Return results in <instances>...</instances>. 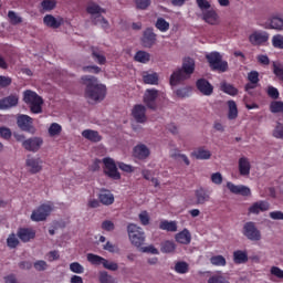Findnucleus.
<instances>
[{"mask_svg": "<svg viewBox=\"0 0 283 283\" xmlns=\"http://www.w3.org/2000/svg\"><path fill=\"white\" fill-rule=\"evenodd\" d=\"M206 59L212 72L228 71V62L222 60V55L219 52H211L206 55Z\"/></svg>", "mask_w": 283, "mask_h": 283, "instance_id": "20e7f679", "label": "nucleus"}, {"mask_svg": "<svg viewBox=\"0 0 283 283\" xmlns=\"http://www.w3.org/2000/svg\"><path fill=\"white\" fill-rule=\"evenodd\" d=\"M43 10L51 11L55 9V1L54 0H43L41 3Z\"/></svg>", "mask_w": 283, "mask_h": 283, "instance_id": "13d9d810", "label": "nucleus"}, {"mask_svg": "<svg viewBox=\"0 0 283 283\" xmlns=\"http://www.w3.org/2000/svg\"><path fill=\"white\" fill-rule=\"evenodd\" d=\"M156 29L159 31V32H168L169 29H170V23L168 21H166L165 19L163 18H158L157 21H156V24H155Z\"/></svg>", "mask_w": 283, "mask_h": 283, "instance_id": "f704fd0d", "label": "nucleus"}, {"mask_svg": "<svg viewBox=\"0 0 283 283\" xmlns=\"http://www.w3.org/2000/svg\"><path fill=\"white\" fill-rule=\"evenodd\" d=\"M85 84V97L90 101L101 102L105 101L107 87L105 84H98V80L93 75H83L81 77Z\"/></svg>", "mask_w": 283, "mask_h": 283, "instance_id": "f257e3e1", "label": "nucleus"}, {"mask_svg": "<svg viewBox=\"0 0 283 283\" xmlns=\"http://www.w3.org/2000/svg\"><path fill=\"white\" fill-rule=\"evenodd\" d=\"M93 23L94 25H102L103 29H108L109 27L108 21L105 18H103L101 14L96 15L93 19Z\"/></svg>", "mask_w": 283, "mask_h": 283, "instance_id": "09e8293b", "label": "nucleus"}, {"mask_svg": "<svg viewBox=\"0 0 283 283\" xmlns=\"http://www.w3.org/2000/svg\"><path fill=\"white\" fill-rule=\"evenodd\" d=\"M157 35L154 33V29H146L143 34V45L145 48H151L156 43Z\"/></svg>", "mask_w": 283, "mask_h": 283, "instance_id": "a211bd4d", "label": "nucleus"}, {"mask_svg": "<svg viewBox=\"0 0 283 283\" xmlns=\"http://www.w3.org/2000/svg\"><path fill=\"white\" fill-rule=\"evenodd\" d=\"M101 203L104 206H111L114 203V196L113 193L107 189H102L99 196L97 197Z\"/></svg>", "mask_w": 283, "mask_h": 283, "instance_id": "393cba45", "label": "nucleus"}, {"mask_svg": "<svg viewBox=\"0 0 283 283\" xmlns=\"http://www.w3.org/2000/svg\"><path fill=\"white\" fill-rule=\"evenodd\" d=\"M86 12H88V14L91 15H96V14L105 13V10H103L96 3H90L88 7H86Z\"/></svg>", "mask_w": 283, "mask_h": 283, "instance_id": "c03bdc74", "label": "nucleus"}, {"mask_svg": "<svg viewBox=\"0 0 283 283\" xmlns=\"http://www.w3.org/2000/svg\"><path fill=\"white\" fill-rule=\"evenodd\" d=\"M176 249V245L174 242L166 241L161 244V252L164 253H172Z\"/></svg>", "mask_w": 283, "mask_h": 283, "instance_id": "603ef678", "label": "nucleus"}, {"mask_svg": "<svg viewBox=\"0 0 283 283\" xmlns=\"http://www.w3.org/2000/svg\"><path fill=\"white\" fill-rule=\"evenodd\" d=\"M103 164L105 166L104 172L108 178H112L113 180H120V174L117 165L112 158H104Z\"/></svg>", "mask_w": 283, "mask_h": 283, "instance_id": "0eeeda50", "label": "nucleus"}, {"mask_svg": "<svg viewBox=\"0 0 283 283\" xmlns=\"http://www.w3.org/2000/svg\"><path fill=\"white\" fill-rule=\"evenodd\" d=\"M132 115L138 124H144L147 122V108L142 104L134 106Z\"/></svg>", "mask_w": 283, "mask_h": 283, "instance_id": "9b49d317", "label": "nucleus"}, {"mask_svg": "<svg viewBox=\"0 0 283 283\" xmlns=\"http://www.w3.org/2000/svg\"><path fill=\"white\" fill-rule=\"evenodd\" d=\"M159 91L155 88H148L144 95V103L148 109H157L158 105L156 104V99H158Z\"/></svg>", "mask_w": 283, "mask_h": 283, "instance_id": "6e6552de", "label": "nucleus"}, {"mask_svg": "<svg viewBox=\"0 0 283 283\" xmlns=\"http://www.w3.org/2000/svg\"><path fill=\"white\" fill-rule=\"evenodd\" d=\"M138 219H139V222H142V224L144 227H147L150 222V217H149V213L147 211H143L142 213H139Z\"/></svg>", "mask_w": 283, "mask_h": 283, "instance_id": "4d7b16f0", "label": "nucleus"}, {"mask_svg": "<svg viewBox=\"0 0 283 283\" xmlns=\"http://www.w3.org/2000/svg\"><path fill=\"white\" fill-rule=\"evenodd\" d=\"M27 166L29 167V171L31 174H39L43 167L41 166V159L28 158Z\"/></svg>", "mask_w": 283, "mask_h": 283, "instance_id": "cd10ccee", "label": "nucleus"}, {"mask_svg": "<svg viewBox=\"0 0 283 283\" xmlns=\"http://www.w3.org/2000/svg\"><path fill=\"white\" fill-rule=\"evenodd\" d=\"M8 18L11 25H19L23 22V19L19 17L14 11H9Z\"/></svg>", "mask_w": 283, "mask_h": 283, "instance_id": "49530a36", "label": "nucleus"}, {"mask_svg": "<svg viewBox=\"0 0 283 283\" xmlns=\"http://www.w3.org/2000/svg\"><path fill=\"white\" fill-rule=\"evenodd\" d=\"M248 81L251 82L252 84H259V73L258 71H251L249 74H248Z\"/></svg>", "mask_w": 283, "mask_h": 283, "instance_id": "338daca9", "label": "nucleus"}, {"mask_svg": "<svg viewBox=\"0 0 283 283\" xmlns=\"http://www.w3.org/2000/svg\"><path fill=\"white\" fill-rule=\"evenodd\" d=\"M269 41V33L266 31H254L249 36V42L252 45H262Z\"/></svg>", "mask_w": 283, "mask_h": 283, "instance_id": "f8f14e48", "label": "nucleus"}, {"mask_svg": "<svg viewBox=\"0 0 283 283\" xmlns=\"http://www.w3.org/2000/svg\"><path fill=\"white\" fill-rule=\"evenodd\" d=\"M143 81L145 84H148V85H158L159 76L156 73H153V74L146 73L143 76Z\"/></svg>", "mask_w": 283, "mask_h": 283, "instance_id": "c9c22d12", "label": "nucleus"}, {"mask_svg": "<svg viewBox=\"0 0 283 283\" xmlns=\"http://www.w3.org/2000/svg\"><path fill=\"white\" fill-rule=\"evenodd\" d=\"M99 283H114V277L108 272H99Z\"/></svg>", "mask_w": 283, "mask_h": 283, "instance_id": "5fc2aeb1", "label": "nucleus"}, {"mask_svg": "<svg viewBox=\"0 0 283 283\" xmlns=\"http://www.w3.org/2000/svg\"><path fill=\"white\" fill-rule=\"evenodd\" d=\"M220 88H221V91H223L226 94H228L230 96L238 95V88L234 87L232 84L221 83Z\"/></svg>", "mask_w": 283, "mask_h": 283, "instance_id": "4c0bfd02", "label": "nucleus"}, {"mask_svg": "<svg viewBox=\"0 0 283 283\" xmlns=\"http://www.w3.org/2000/svg\"><path fill=\"white\" fill-rule=\"evenodd\" d=\"M232 261H234L237 265L245 264L249 261L248 252L242 250L234 251V253H232Z\"/></svg>", "mask_w": 283, "mask_h": 283, "instance_id": "a878e982", "label": "nucleus"}, {"mask_svg": "<svg viewBox=\"0 0 283 283\" xmlns=\"http://www.w3.org/2000/svg\"><path fill=\"white\" fill-rule=\"evenodd\" d=\"M242 234L250 241L262 240V232L258 229L254 222L250 221L243 224Z\"/></svg>", "mask_w": 283, "mask_h": 283, "instance_id": "423d86ee", "label": "nucleus"}, {"mask_svg": "<svg viewBox=\"0 0 283 283\" xmlns=\"http://www.w3.org/2000/svg\"><path fill=\"white\" fill-rule=\"evenodd\" d=\"M191 156H193L197 160H209L211 158V151L206 150L203 147L196 149Z\"/></svg>", "mask_w": 283, "mask_h": 283, "instance_id": "c756f323", "label": "nucleus"}, {"mask_svg": "<svg viewBox=\"0 0 283 283\" xmlns=\"http://www.w3.org/2000/svg\"><path fill=\"white\" fill-rule=\"evenodd\" d=\"M70 270L72 273L75 274H82L83 272H85V268H83L80 262H72L70 264Z\"/></svg>", "mask_w": 283, "mask_h": 283, "instance_id": "3c124183", "label": "nucleus"}, {"mask_svg": "<svg viewBox=\"0 0 283 283\" xmlns=\"http://www.w3.org/2000/svg\"><path fill=\"white\" fill-rule=\"evenodd\" d=\"M136 7L139 10H147L148 7L151 4L150 0H135Z\"/></svg>", "mask_w": 283, "mask_h": 283, "instance_id": "680f3d73", "label": "nucleus"}, {"mask_svg": "<svg viewBox=\"0 0 283 283\" xmlns=\"http://www.w3.org/2000/svg\"><path fill=\"white\" fill-rule=\"evenodd\" d=\"M7 244L10 249H17L19 245V240L17 239L15 234H10L7 239Z\"/></svg>", "mask_w": 283, "mask_h": 283, "instance_id": "6e6d98bb", "label": "nucleus"}, {"mask_svg": "<svg viewBox=\"0 0 283 283\" xmlns=\"http://www.w3.org/2000/svg\"><path fill=\"white\" fill-rule=\"evenodd\" d=\"M33 268L39 272H43L48 269V263L46 261L40 260L33 263Z\"/></svg>", "mask_w": 283, "mask_h": 283, "instance_id": "e2e57ef3", "label": "nucleus"}, {"mask_svg": "<svg viewBox=\"0 0 283 283\" xmlns=\"http://www.w3.org/2000/svg\"><path fill=\"white\" fill-rule=\"evenodd\" d=\"M268 95L271 99L273 101H277L279 99V96H280V93H279V90L272 85H270L268 87Z\"/></svg>", "mask_w": 283, "mask_h": 283, "instance_id": "864d4df0", "label": "nucleus"}, {"mask_svg": "<svg viewBox=\"0 0 283 283\" xmlns=\"http://www.w3.org/2000/svg\"><path fill=\"white\" fill-rule=\"evenodd\" d=\"M228 118L233 120L238 118V106L234 101H228Z\"/></svg>", "mask_w": 283, "mask_h": 283, "instance_id": "72a5a7b5", "label": "nucleus"}, {"mask_svg": "<svg viewBox=\"0 0 283 283\" xmlns=\"http://www.w3.org/2000/svg\"><path fill=\"white\" fill-rule=\"evenodd\" d=\"M270 274L274 277L283 280V270L279 266H272L270 270Z\"/></svg>", "mask_w": 283, "mask_h": 283, "instance_id": "69168bd1", "label": "nucleus"}, {"mask_svg": "<svg viewBox=\"0 0 283 283\" xmlns=\"http://www.w3.org/2000/svg\"><path fill=\"white\" fill-rule=\"evenodd\" d=\"M211 182L214 185H222L223 182V177L221 175V172H214L211 175Z\"/></svg>", "mask_w": 283, "mask_h": 283, "instance_id": "774afa93", "label": "nucleus"}, {"mask_svg": "<svg viewBox=\"0 0 283 283\" xmlns=\"http://www.w3.org/2000/svg\"><path fill=\"white\" fill-rule=\"evenodd\" d=\"M208 283H230V282L222 275H212L211 277H209Z\"/></svg>", "mask_w": 283, "mask_h": 283, "instance_id": "0e129e2a", "label": "nucleus"}, {"mask_svg": "<svg viewBox=\"0 0 283 283\" xmlns=\"http://www.w3.org/2000/svg\"><path fill=\"white\" fill-rule=\"evenodd\" d=\"M159 230L176 232L178 231V223L176 221L163 220L159 223Z\"/></svg>", "mask_w": 283, "mask_h": 283, "instance_id": "2f4dec72", "label": "nucleus"}, {"mask_svg": "<svg viewBox=\"0 0 283 283\" xmlns=\"http://www.w3.org/2000/svg\"><path fill=\"white\" fill-rule=\"evenodd\" d=\"M271 42L274 49L283 50V34L273 35Z\"/></svg>", "mask_w": 283, "mask_h": 283, "instance_id": "a18cd8bd", "label": "nucleus"}, {"mask_svg": "<svg viewBox=\"0 0 283 283\" xmlns=\"http://www.w3.org/2000/svg\"><path fill=\"white\" fill-rule=\"evenodd\" d=\"M238 169H239L240 176H243V177L250 176L251 169H252L251 160L248 159L247 157H241L238 160Z\"/></svg>", "mask_w": 283, "mask_h": 283, "instance_id": "2eb2a0df", "label": "nucleus"}, {"mask_svg": "<svg viewBox=\"0 0 283 283\" xmlns=\"http://www.w3.org/2000/svg\"><path fill=\"white\" fill-rule=\"evenodd\" d=\"M92 56L94 59V61L99 64V65H104L107 62V59L105 55H102L97 52L96 48H92Z\"/></svg>", "mask_w": 283, "mask_h": 283, "instance_id": "37998d69", "label": "nucleus"}, {"mask_svg": "<svg viewBox=\"0 0 283 283\" xmlns=\"http://www.w3.org/2000/svg\"><path fill=\"white\" fill-rule=\"evenodd\" d=\"M51 210H52V208L49 205L39 206L38 209L32 211L31 220L32 221H36V222L44 221V220H46V218L50 214Z\"/></svg>", "mask_w": 283, "mask_h": 283, "instance_id": "1a4fd4ad", "label": "nucleus"}, {"mask_svg": "<svg viewBox=\"0 0 283 283\" xmlns=\"http://www.w3.org/2000/svg\"><path fill=\"white\" fill-rule=\"evenodd\" d=\"M133 156L139 160H145L150 156V150L146 145L139 144L134 148Z\"/></svg>", "mask_w": 283, "mask_h": 283, "instance_id": "aec40b11", "label": "nucleus"}, {"mask_svg": "<svg viewBox=\"0 0 283 283\" xmlns=\"http://www.w3.org/2000/svg\"><path fill=\"white\" fill-rule=\"evenodd\" d=\"M197 90L205 96H211L213 94V85L206 78H199L196 83Z\"/></svg>", "mask_w": 283, "mask_h": 283, "instance_id": "4468645a", "label": "nucleus"}, {"mask_svg": "<svg viewBox=\"0 0 283 283\" xmlns=\"http://www.w3.org/2000/svg\"><path fill=\"white\" fill-rule=\"evenodd\" d=\"M175 271L178 274H186L189 272V263H187L186 261H178L175 264Z\"/></svg>", "mask_w": 283, "mask_h": 283, "instance_id": "ea45409f", "label": "nucleus"}, {"mask_svg": "<svg viewBox=\"0 0 283 283\" xmlns=\"http://www.w3.org/2000/svg\"><path fill=\"white\" fill-rule=\"evenodd\" d=\"M273 138L282 139L283 140V123L277 122L276 127H274L272 132Z\"/></svg>", "mask_w": 283, "mask_h": 283, "instance_id": "de8ad7c7", "label": "nucleus"}, {"mask_svg": "<svg viewBox=\"0 0 283 283\" xmlns=\"http://www.w3.org/2000/svg\"><path fill=\"white\" fill-rule=\"evenodd\" d=\"M44 25H48L51 29H59L61 25L64 24L63 18H54L51 14H46L43 18Z\"/></svg>", "mask_w": 283, "mask_h": 283, "instance_id": "4be33fe9", "label": "nucleus"}, {"mask_svg": "<svg viewBox=\"0 0 283 283\" xmlns=\"http://www.w3.org/2000/svg\"><path fill=\"white\" fill-rule=\"evenodd\" d=\"M201 19L209 25H217L219 22V17L214 10L203 11Z\"/></svg>", "mask_w": 283, "mask_h": 283, "instance_id": "b1692460", "label": "nucleus"}, {"mask_svg": "<svg viewBox=\"0 0 283 283\" xmlns=\"http://www.w3.org/2000/svg\"><path fill=\"white\" fill-rule=\"evenodd\" d=\"M23 102L29 106L32 114L38 115L43 113L44 99L32 90L23 92Z\"/></svg>", "mask_w": 283, "mask_h": 283, "instance_id": "7ed1b4c3", "label": "nucleus"}, {"mask_svg": "<svg viewBox=\"0 0 283 283\" xmlns=\"http://www.w3.org/2000/svg\"><path fill=\"white\" fill-rule=\"evenodd\" d=\"M104 269H107L108 271H117L118 264L116 262H112L105 259L104 263L102 264Z\"/></svg>", "mask_w": 283, "mask_h": 283, "instance_id": "bf43d9fd", "label": "nucleus"}, {"mask_svg": "<svg viewBox=\"0 0 283 283\" xmlns=\"http://www.w3.org/2000/svg\"><path fill=\"white\" fill-rule=\"evenodd\" d=\"M195 60L192 57H185L181 67L176 70L169 77L170 86H177L182 81L189 80L195 72Z\"/></svg>", "mask_w": 283, "mask_h": 283, "instance_id": "f03ea898", "label": "nucleus"}, {"mask_svg": "<svg viewBox=\"0 0 283 283\" xmlns=\"http://www.w3.org/2000/svg\"><path fill=\"white\" fill-rule=\"evenodd\" d=\"M127 234L134 247L140 248L144 244L145 233L143 231V228L130 223L127 226Z\"/></svg>", "mask_w": 283, "mask_h": 283, "instance_id": "39448f33", "label": "nucleus"}, {"mask_svg": "<svg viewBox=\"0 0 283 283\" xmlns=\"http://www.w3.org/2000/svg\"><path fill=\"white\" fill-rule=\"evenodd\" d=\"M35 230H32V228H20L18 230V238L23 242L27 243L30 240L35 239Z\"/></svg>", "mask_w": 283, "mask_h": 283, "instance_id": "6ab92c4d", "label": "nucleus"}, {"mask_svg": "<svg viewBox=\"0 0 283 283\" xmlns=\"http://www.w3.org/2000/svg\"><path fill=\"white\" fill-rule=\"evenodd\" d=\"M191 90L189 87H182L176 91V95L179 98H186L190 96Z\"/></svg>", "mask_w": 283, "mask_h": 283, "instance_id": "052dcab7", "label": "nucleus"}, {"mask_svg": "<svg viewBox=\"0 0 283 283\" xmlns=\"http://www.w3.org/2000/svg\"><path fill=\"white\" fill-rule=\"evenodd\" d=\"M43 146V139L39 137L29 138L22 142V147L31 153H38L40 147Z\"/></svg>", "mask_w": 283, "mask_h": 283, "instance_id": "ddd939ff", "label": "nucleus"}, {"mask_svg": "<svg viewBox=\"0 0 283 283\" xmlns=\"http://www.w3.org/2000/svg\"><path fill=\"white\" fill-rule=\"evenodd\" d=\"M210 191L206 188H198L195 191L196 203L205 205L206 202H210L211 196Z\"/></svg>", "mask_w": 283, "mask_h": 283, "instance_id": "f3484780", "label": "nucleus"}, {"mask_svg": "<svg viewBox=\"0 0 283 283\" xmlns=\"http://www.w3.org/2000/svg\"><path fill=\"white\" fill-rule=\"evenodd\" d=\"M227 188L230 192L234 195H241L243 197L251 196V188H248L245 186H235L233 182L228 181Z\"/></svg>", "mask_w": 283, "mask_h": 283, "instance_id": "dca6fc26", "label": "nucleus"}, {"mask_svg": "<svg viewBox=\"0 0 283 283\" xmlns=\"http://www.w3.org/2000/svg\"><path fill=\"white\" fill-rule=\"evenodd\" d=\"M18 127L23 132L34 130L33 118L25 114H20L17 118Z\"/></svg>", "mask_w": 283, "mask_h": 283, "instance_id": "9d476101", "label": "nucleus"}, {"mask_svg": "<svg viewBox=\"0 0 283 283\" xmlns=\"http://www.w3.org/2000/svg\"><path fill=\"white\" fill-rule=\"evenodd\" d=\"M270 205L268 201L261 200L258 202H254L250 208L249 212L253 214H259L260 212L269 211Z\"/></svg>", "mask_w": 283, "mask_h": 283, "instance_id": "5701e85b", "label": "nucleus"}, {"mask_svg": "<svg viewBox=\"0 0 283 283\" xmlns=\"http://www.w3.org/2000/svg\"><path fill=\"white\" fill-rule=\"evenodd\" d=\"M270 112L272 114H283V102L282 101H272L270 104Z\"/></svg>", "mask_w": 283, "mask_h": 283, "instance_id": "e433bc0d", "label": "nucleus"}, {"mask_svg": "<svg viewBox=\"0 0 283 283\" xmlns=\"http://www.w3.org/2000/svg\"><path fill=\"white\" fill-rule=\"evenodd\" d=\"M86 260H88V262L93 265H103V263L106 261L105 258L93 253H88V255H86Z\"/></svg>", "mask_w": 283, "mask_h": 283, "instance_id": "58836bf2", "label": "nucleus"}, {"mask_svg": "<svg viewBox=\"0 0 283 283\" xmlns=\"http://www.w3.org/2000/svg\"><path fill=\"white\" fill-rule=\"evenodd\" d=\"M19 97L17 95H9L0 99V109H10L17 107Z\"/></svg>", "mask_w": 283, "mask_h": 283, "instance_id": "412c9836", "label": "nucleus"}, {"mask_svg": "<svg viewBox=\"0 0 283 283\" xmlns=\"http://www.w3.org/2000/svg\"><path fill=\"white\" fill-rule=\"evenodd\" d=\"M273 74L276 75V77L279 78V81H283V64H276L275 62H273Z\"/></svg>", "mask_w": 283, "mask_h": 283, "instance_id": "8fccbe9b", "label": "nucleus"}, {"mask_svg": "<svg viewBox=\"0 0 283 283\" xmlns=\"http://www.w3.org/2000/svg\"><path fill=\"white\" fill-rule=\"evenodd\" d=\"M150 57H151V56H150V54H149L148 52H145V51L139 50V51L136 52V54H135V56H134V60H135V62H137V63H144V64H146V63H149Z\"/></svg>", "mask_w": 283, "mask_h": 283, "instance_id": "473e14b6", "label": "nucleus"}, {"mask_svg": "<svg viewBox=\"0 0 283 283\" xmlns=\"http://www.w3.org/2000/svg\"><path fill=\"white\" fill-rule=\"evenodd\" d=\"M175 240L180 244H190L191 243V234L188 229H184L178 234L175 235Z\"/></svg>", "mask_w": 283, "mask_h": 283, "instance_id": "c85d7f7f", "label": "nucleus"}, {"mask_svg": "<svg viewBox=\"0 0 283 283\" xmlns=\"http://www.w3.org/2000/svg\"><path fill=\"white\" fill-rule=\"evenodd\" d=\"M82 137L88 139L91 143H99L102 140L98 130L85 129L82 132Z\"/></svg>", "mask_w": 283, "mask_h": 283, "instance_id": "bb28decb", "label": "nucleus"}, {"mask_svg": "<svg viewBox=\"0 0 283 283\" xmlns=\"http://www.w3.org/2000/svg\"><path fill=\"white\" fill-rule=\"evenodd\" d=\"M63 132V127L59 123H52L49 128L50 137H56Z\"/></svg>", "mask_w": 283, "mask_h": 283, "instance_id": "79ce46f5", "label": "nucleus"}, {"mask_svg": "<svg viewBox=\"0 0 283 283\" xmlns=\"http://www.w3.org/2000/svg\"><path fill=\"white\" fill-rule=\"evenodd\" d=\"M211 265L224 268L227 265L226 258L221 254L210 258Z\"/></svg>", "mask_w": 283, "mask_h": 283, "instance_id": "a19ab883", "label": "nucleus"}, {"mask_svg": "<svg viewBox=\"0 0 283 283\" xmlns=\"http://www.w3.org/2000/svg\"><path fill=\"white\" fill-rule=\"evenodd\" d=\"M268 29L283 31V19L279 17H273L268 22Z\"/></svg>", "mask_w": 283, "mask_h": 283, "instance_id": "7c9ffc66", "label": "nucleus"}]
</instances>
